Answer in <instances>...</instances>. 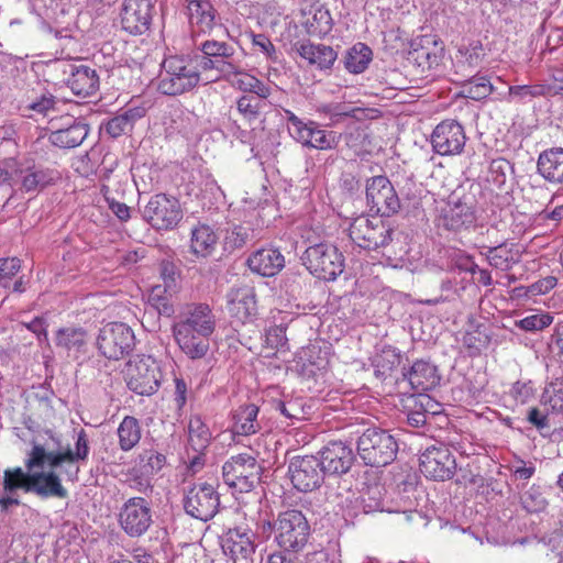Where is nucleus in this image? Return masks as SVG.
Masks as SVG:
<instances>
[{"mask_svg": "<svg viewBox=\"0 0 563 563\" xmlns=\"http://www.w3.org/2000/svg\"><path fill=\"white\" fill-rule=\"evenodd\" d=\"M89 455L88 439L84 430L78 434L75 450L47 451L43 444L34 443L24 461L25 473L21 467L5 470L3 488L8 492L24 489L41 497L65 499L68 490L63 486L60 475L70 483L79 479L80 461Z\"/></svg>", "mask_w": 563, "mask_h": 563, "instance_id": "obj_1", "label": "nucleus"}, {"mask_svg": "<svg viewBox=\"0 0 563 563\" xmlns=\"http://www.w3.org/2000/svg\"><path fill=\"white\" fill-rule=\"evenodd\" d=\"M365 419L354 416V434H357L356 450L365 465L373 467L391 463L398 445L391 434L376 426L365 428Z\"/></svg>", "mask_w": 563, "mask_h": 563, "instance_id": "obj_2", "label": "nucleus"}, {"mask_svg": "<svg viewBox=\"0 0 563 563\" xmlns=\"http://www.w3.org/2000/svg\"><path fill=\"white\" fill-rule=\"evenodd\" d=\"M199 80V70L191 58L168 56L162 63L157 89L166 96H178L194 89Z\"/></svg>", "mask_w": 563, "mask_h": 563, "instance_id": "obj_3", "label": "nucleus"}, {"mask_svg": "<svg viewBox=\"0 0 563 563\" xmlns=\"http://www.w3.org/2000/svg\"><path fill=\"white\" fill-rule=\"evenodd\" d=\"M267 526L274 530L275 541L284 551L298 552L308 542L310 526L300 510L288 509L279 512L277 519Z\"/></svg>", "mask_w": 563, "mask_h": 563, "instance_id": "obj_4", "label": "nucleus"}, {"mask_svg": "<svg viewBox=\"0 0 563 563\" xmlns=\"http://www.w3.org/2000/svg\"><path fill=\"white\" fill-rule=\"evenodd\" d=\"M302 264L318 279L334 280L344 271V256L332 244L321 242L306 249Z\"/></svg>", "mask_w": 563, "mask_h": 563, "instance_id": "obj_5", "label": "nucleus"}, {"mask_svg": "<svg viewBox=\"0 0 563 563\" xmlns=\"http://www.w3.org/2000/svg\"><path fill=\"white\" fill-rule=\"evenodd\" d=\"M130 390L139 395H153L161 386L163 374L157 361L150 355H137L130 360L123 371Z\"/></svg>", "mask_w": 563, "mask_h": 563, "instance_id": "obj_6", "label": "nucleus"}, {"mask_svg": "<svg viewBox=\"0 0 563 563\" xmlns=\"http://www.w3.org/2000/svg\"><path fill=\"white\" fill-rule=\"evenodd\" d=\"M183 218L180 201L166 194L152 196L143 210V219L156 231L175 230Z\"/></svg>", "mask_w": 563, "mask_h": 563, "instance_id": "obj_7", "label": "nucleus"}, {"mask_svg": "<svg viewBox=\"0 0 563 563\" xmlns=\"http://www.w3.org/2000/svg\"><path fill=\"white\" fill-rule=\"evenodd\" d=\"M118 523L128 537H143L154 523L151 503L143 497L128 498L119 509Z\"/></svg>", "mask_w": 563, "mask_h": 563, "instance_id": "obj_8", "label": "nucleus"}, {"mask_svg": "<svg viewBox=\"0 0 563 563\" xmlns=\"http://www.w3.org/2000/svg\"><path fill=\"white\" fill-rule=\"evenodd\" d=\"M134 344L132 329L122 322H110L103 325L97 338V347L108 360L123 358L130 354Z\"/></svg>", "mask_w": 563, "mask_h": 563, "instance_id": "obj_9", "label": "nucleus"}, {"mask_svg": "<svg viewBox=\"0 0 563 563\" xmlns=\"http://www.w3.org/2000/svg\"><path fill=\"white\" fill-rule=\"evenodd\" d=\"M419 466L427 478L443 482L454 476L456 460L446 444L435 442L420 453Z\"/></svg>", "mask_w": 563, "mask_h": 563, "instance_id": "obj_10", "label": "nucleus"}, {"mask_svg": "<svg viewBox=\"0 0 563 563\" xmlns=\"http://www.w3.org/2000/svg\"><path fill=\"white\" fill-rule=\"evenodd\" d=\"M261 467L250 454L231 456L222 467L224 482L238 490L250 492L260 479Z\"/></svg>", "mask_w": 563, "mask_h": 563, "instance_id": "obj_11", "label": "nucleus"}, {"mask_svg": "<svg viewBox=\"0 0 563 563\" xmlns=\"http://www.w3.org/2000/svg\"><path fill=\"white\" fill-rule=\"evenodd\" d=\"M475 221L474 205L467 197L451 198L439 209L435 218L439 229L455 233L470 229Z\"/></svg>", "mask_w": 563, "mask_h": 563, "instance_id": "obj_12", "label": "nucleus"}, {"mask_svg": "<svg viewBox=\"0 0 563 563\" xmlns=\"http://www.w3.org/2000/svg\"><path fill=\"white\" fill-rule=\"evenodd\" d=\"M220 497L208 483L194 484L185 494L184 508L192 518L208 521L218 512Z\"/></svg>", "mask_w": 563, "mask_h": 563, "instance_id": "obj_13", "label": "nucleus"}, {"mask_svg": "<svg viewBox=\"0 0 563 563\" xmlns=\"http://www.w3.org/2000/svg\"><path fill=\"white\" fill-rule=\"evenodd\" d=\"M365 197L369 210L380 217H390L400 208L399 198L385 176H375L367 180Z\"/></svg>", "mask_w": 563, "mask_h": 563, "instance_id": "obj_14", "label": "nucleus"}, {"mask_svg": "<svg viewBox=\"0 0 563 563\" xmlns=\"http://www.w3.org/2000/svg\"><path fill=\"white\" fill-rule=\"evenodd\" d=\"M227 309L235 327L254 324L258 316L255 289L249 286L230 289Z\"/></svg>", "mask_w": 563, "mask_h": 563, "instance_id": "obj_15", "label": "nucleus"}, {"mask_svg": "<svg viewBox=\"0 0 563 563\" xmlns=\"http://www.w3.org/2000/svg\"><path fill=\"white\" fill-rule=\"evenodd\" d=\"M288 473L294 487L305 493L319 488L325 474L319 459L313 455L292 457Z\"/></svg>", "mask_w": 563, "mask_h": 563, "instance_id": "obj_16", "label": "nucleus"}, {"mask_svg": "<svg viewBox=\"0 0 563 563\" xmlns=\"http://www.w3.org/2000/svg\"><path fill=\"white\" fill-rule=\"evenodd\" d=\"M393 230L378 218L360 216L354 218V245L363 250H376L391 240Z\"/></svg>", "mask_w": 563, "mask_h": 563, "instance_id": "obj_17", "label": "nucleus"}, {"mask_svg": "<svg viewBox=\"0 0 563 563\" xmlns=\"http://www.w3.org/2000/svg\"><path fill=\"white\" fill-rule=\"evenodd\" d=\"M153 15L152 0H124L120 13L122 30L132 35H142L150 30Z\"/></svg>", "mask_w": 563, "mask_h": 563, "instance_id": "obj_18", "label": "nucleus"}, {"mask_svg": "<svg viewBox=\"0 0 563 563\" xmlns=\"http://www.w3.org/2000/svg\"><path fill=\"white\" fill-rule=\"evenodd\" d=\"M466 142L463 126L454 120H444L439 123L431 134L433 151L439 155H457Z\"/></svg>", "mask_w": 563, "mask_h": 563, "instance_id": "obj_19", "label": "nucleus"}, {"mask_svg": "<svg viewBox=\"0 0 563 563\" xmlns=\"http://www.w3.org/2000/svg\"><path fill=\"white\" fill-rule=\"evenodd\" d=\"M187 9L194 36L211 34L214 30L229 35L228 29L218 19L217 10L209 0H190Z\"/></svg>", "mask_w": 563, "mask_h": 563, "instance_id": "obj_20", "label": "nucleus"}, {"mask_svg": "<svg viewBox=\"0 0 563 563\" xmlns=\"http://www.w3.org/2000/svg\"><path fill=\"white\" fill-rule=\"evenodd\" d=\"M223 552L233 563H253L255 533L241 527L230 529L222 544Z\"/></svg>", "mask_w": 563, "mask_h": 563, "instance_id": "obj_21", "label": "nucleus"}, {"mask_svg": "<svg viewBox=\"0 0 563 563\" xmlns=\"http://www.w3.org/2000/svg\"><path fill=\"white\" fill-rule=\"evenodd\" d=\"M20 189L26 194L38 192L46 187L54 185L59 180L60 175L57 169L25 162L18 172Z\"/></svg>", "mask_w": 563, "mask_h": 563, "instance_id": "obj_22", "label": "nucleus"}, {"mask_svg": "<svg viewBox=\"0 0 563 563\" xmlns=\"http://www.w3.org/2000/svg\"><path fill=\"white\" fill-rule=\"evenodd\" d=\"M289 131L292 137L301 144L319 150H325L331 146L327 132L320 129L314 122L308 123L300 120L292 112L287 111Z\"/></svg>", "mask_w": 563, "mask_h": 563, "instance_id": "obj_23", "label": "nucleus"}, {"mask_svg": "<svg viewBox=\"0 0 563 563\" xmlns=\"http://www.w3.org/2000/svg\"><path fill=\"white\" fill-rule=\"evenodd\" d=\"M173 336L179 349L191 360L205 357L210 349L209 338L184 324H174Z\"/></svg>", "mask_w": 563, "mask_h": 563, "instance_id": "obj_24", "label": "nucleus"}, {"mask_svg": "<svg viewBox=\"0 0 563 563\" xmlns=\"http://www.w3.org/2000/svg\"><path fill=\"white\" fill-rule=\"evenodd\" d=\"M319 461L324 473L345 474L352 466V449L342 441H332L321 451Z\"/></svg>", "mask_w": 563, "mask_h": 563, "instance_id": "obj_25", "label": "nucleus"}, {"mask_svg": "<svg viewBox=\"0 0 563 563\" xmlns=\"http://www.w3.org/2000/svg\"><path fill=\"white\" fill-rule=\"evenodd\" d=\"M300 24L310 36L322 37L332 30L333 19L324 5L314 2L301 10Z\"/></svg>", "mask_w": 563, "mask_h": 563, "instance_id": "obj_26", "label": "nucleus"}, {"mask_svg": "<svg viewBox=\"0 0 563 563\" xmlns=\"http://www.w3.org/2000/svg\"><path fill=\"white\" fill-rule=\"evenodd\" d=\"M211 441V431L199 415H191L187 424V449L197 453L190 461V467L195 470L202 465V452Z\"/></svg>", "mask_w": 563, "mask_h": 563, "instance_id": "obj_27", "label": "nucleus"}, {"mask_svg": "<svg viewBox=\"0 0 563 563\" xmlns=\"http://www.w3.org/2000/svg\"><path fill=\"white\" fill-rule=\"evenodd\" d=\"M404 377L411 388L418 393L433 389L441 380L438 367L426 360L413 362L409 369L404 372Z\"/></svg>", "mask_w": 563, "mask_h": 563, "instance_id": "obj_28", "label": "nucleus"}, {"mask_svg": "<svg viewBox=\"0 0 563 563\" xmlns=\"http://www.w3.org/2000/svg\"><path fill=\"white\" fill-rule=\"evenodd\" d=\"M485 57L484 46L481 41H471L459 46L453 58L455 75L470 77L481 66Z\"/></svg>", "mask_w": 563, "mask_h": 563, "instance_id": "obj_29", "label": "nucleus"}, {"mask_svg": "<svg viewBox=\"0 0 563 563\" xmlns=\"http://www.w3.org/2000/svg\"><path fill=\"white\" fill-rule=\"evenodd\" d=\"M250 269L264 277L277 275L285 266V257L278 249L262 247L247 258Z\"/></svg>", "mask_w": 563, "mask_h": 563, "instance_id": "obj_30", "label": "nucleus"}, {"mask_svg": "<svg viewBox=\"0 0 563 563\" xmlns=\"http://www.w3.org/2000/svg\"><path fill=\"white\" fill-rule=\"evenodd\" d=\"M175 324L199 331L205 335H211L216 330V316L207 303H191L186 308L183 318Z\"/></svg>", "mask_w": 563, "mask_h": 563, "instance_id": "obj_31", "label": "nucleus"}, {"mask_svg": "<svg viewBox=\"0 0 563 563\" xmlns=\"http://www.w3.org/2000/svg\"><path fill=\"white\" fill-rule=\"evenodd\" d=\"M146 113L147 108L144 104L130 106L123 112L112 117L103 123L102 129L110 137H120L132 132L135 123L144 118Z\"/></svg>", "mask_w": 563, "mask_h": 563, "instance_id": "obj_32", "label": "nucleus"}, {"mask_svg": "<svg viewBox=\"0 0 563 563\" xmlns=\"http://www.w3.org/2000/svg\"><path fill=\"white\" fill-rule=\"evenodd\" d=\"M537 169L550 184H563V147H552L541 152Z\"/></svg>", "mask_w": 563, "mask_h": 563, "instance_id": "obj_33", "label": "nucleus"}, {"mask_svg": "<svg viewBox=\"0 0 563 563\" xmlns=\"http://www.w3.org/2000/svg\"><path fill=\"white\" fill-rule=\"evenodd\" d=\"M265 99L256 95H243L236 99V113L243 124L251 130L264 122Z\"/></svg>", "mask_w": 563, "mask_h": 563, "instance_id": "obj_34", "label": "nucleus"}, {"mask_svg": "<svg viewBox=\"0 0 563 563\" xmlns=\"http://www.w3.org/2000/svg\"><path fill=\"white\" fill-rule=\"evenodd\" d=\"M260 408L254 404H246L238 407L232 412V433L233 435L249 437L261 430L257 420Z\"/></svg>", "mask_w": 563, "mask_h": 563, "instance_id": "obj_35", "label": "nucleus"}, {"mask_svg": "<svg viewBox=\"0 0 563 563\" xmlns=\"http://www.w3.org/2000/svg\"><path fill=\"white\" fill-rule=\"evenodd\" d=\"M67 84L75 95L88 97L98 90L99 76L97 75L96 69L89 66H74Z\"/></svg>", "mask_w": 563, "mask_h": 563, "instance_id": "obj_36", "label": "nucleus"}, {"mask_svg": "<svg viewBox=\"0 0 563 563\" xmlns=\"http://www.w3.org/2000/svg\"><path fill=\"white\" fill-rule=\"evenodd\" d=\"M295 47L300 57L320 69L329 68L336 59V53L333 48L323 44L301 42L297 43Z\"/></svg>", "mask_w": 563, "mask_h": 563, "instance_id": "obj_37", "label": "nucleus"}, {"mask_svg": "<svg viewBox=\"0 0 563 563\" xmlns=\"http://www.w3.org/2000/svg\"><path fill=\"white\" fill-rule=\"evenodd\" d=\"M101 194L104 197L109 209L121 220L128 221L131 217L130 208L117 200L118 197L124 196L122 181L118 177H107L101 185Z\"/></svg>", "mask_w": 563, "mask_h": 563, "instance_id": "obj_38", "label": "nucleus"}, {"mask_svg": "<svg viewBox=\"0 0 563 563\" xmlns=\"http://www.w3.org/2000/svg\"><path fill=\"white\" fill-rule=\"evenodd\" d=\"M88 135V126L81 122H74L67 128L52 131L49 142L60 148H73L82 143Z\"/></svg>", "mask_w": 563, "mask_h": 563, "instance_id": "obj_39", "label": "nucleus"}, {"mask_svg": "<svg viewBox=\"0 0 563 563\" xmlns=\"http://www.w3.org/2000/svg\"><path fill=\"white\" fill-rule=\"evenodd\" d=\"M162 275L164 277L165 285L154 286L148 295L150 305L155 308L159 314L170 317L174 313V306L167 294V288L174 284V272L168 273V267L164 266Z\"/></svg>", "mask_w": 563, "mask_h": 563, "instance_id": "obj_40", "label": "nucleus"}, {"mask_svg": "<svg viewBox=\"0 0 563 563\" xmlns=\"http://www.w3.org/2000/svg\"><path fill=\"white\" fill-rule=\"evenodd\" d=\"M494 268L507 272L519 262L518 252L514 251V244L501 242L495 246L486 247V252H481Z\"/></svg>", "mask_w": 563, "mask_h": 563, "instance_id": "obj_41", "label": "nucleus"}, {"mask_svg": "<svg viewBox=\"0 0 563 563\" xmlns=\"http://www.w3.org/2000/svg\"><path fill=\"white\" fill-rule=\"evenodd\" d=\"M217 243L218 235L210 225L199 223L191 230L190 250L197 256L206 257L210 255Z\"/></svg>", "mask_w": 563, "mask_h": 563, "instance_id": "obj_42", "label": "nucleus"}, {"mask_svg": "<svg viewBox=\"0 0 563 563\" xmlns=\"http://www.w3.org/2000/svg\"><path fill=\"white\" fill-rule=\"evenodd\" d=\"M553 93V87L549 84L516 85L510 86L505 100L508 102L527 103L536 98L547 97Z\"/></svg>", "mask_w": 563, "mask_h": 563, "instance_id": "obj_43", "label": "nucleus"}, {"mask_svg": "<svg viewBox=\"0 0 563 563\" xmlns=\"http://www.w3.org/2000/svg\"><path fill=\"white\" fill-rule=\"evenodd\" d=\"M119 446L128 452L135 448L142 438L140 421L133 416H125L117 430Z\"/></svg>", "mask_w": 563, "mask_h": 563, "instance_id": "obj_44", "label": "nucleus"}, {"mask_svg": "<svg viewBox=\"0 0 563 563\" xmlns=\"http://www.w3.org/2000/svg\"><path fill=\"white\" fill-rule=\"evenodd\" d=\"M401 355L393 346H384L372 360L374 374L377 378L385 379L400 364Z\"/></svg>", "mask_w": 563, "mask_h": 563, "instance_id": "obj_45", "label": "nucleus"}, {"mask_svg": "<svg viewBox=\"0 0 563 563\" xmlns=\"http://www.w3.org/2000/svg\"><path fill=\"white\" fill-rule=\"evenodd\" d=\"M233 88L239 89L247 95H256L260 98H268L272 89L254 75L242 69L235 78L230 79Z\"/></svg>", "mask_w": 563, "mask_h": 563, "instance_id": "obj_46", "label": "nucleus"}, {"mask_svg": "<svg viewBox=\"0 0 563 563\" xmlns=\"http://www.w3.org/2000/svg\"><path fill=\"white\" fill-rule=\"evenodd\" d=\"M356 498L357 507H362L364 512L376 511L382 508L384 487L376 481L362 483Z\"/></svg>", "mask_w": 563, "mask_h": 563, "instance_id": "obj_47", "label": "nucleus"}, {"mask_svg": "<svg viewBox=\"0 0 563 563\" xmlns=\"http://www.w3.org/2000/svg\"><path fill=\"white\" fill-rule=\"evenodd\" d=\"M462 92L466 98L479 101L494 91V86L487 76L472 74L470 77H462Z\"/></svg>", "mask_w": 563, "mask_h": 563, "instance_id": "obj_48", "label": "nucleus"}, {"mask_svg": "<svg viewBox=\"0 0 563 563\" xmlns=\"http://www.w3.org/2000/svg\"><path fill=\"white\" fill-rule=\"evenodd\" d=\"M87 343V331L80 327H66L56 332V345L67 351H80Z\"/></svg>", "mask_w": 563, "mask_h": 563, "instance_id": "obj_49", "label": "nucleus"}, {"mask_svg": "<svg viewBox=\"0 0 563 563\" xmlns=\"http://www.w3.org/2000/svg\"><path fill=\"white\" fill-rule=\"evenodd\" d=\"M429 406L431 407H440V404L434 401L428 395H420L418 401H416L415 407L407 413V423L413 428H420L428 422L427 411H429Z\"/></svg>", "mask_w": 563, "mask_h": 563, "instance_id": "obj_50", "label": "nucleus"}, {"mask_svg": "<svg viewBox=\"0 0 563 563\" xmlns=\"http://www.w3.org/2000/svg\"><path fill=\"white\" fill-rule=\"evenodd\" d=\"M250 38L252 43V51L262 55L266 60L276 63L278 62V54L275 45L271 41V38L263 33H250Z\"/></svg>", "mask_w": 563, "mask_h": 563, "instance_id": "obj_51", "label": "nucleus"}, {"mask_svg": "<svg viewBox=\"0 0 563 563\" xmlns=\"http://www.w3.org/2000/svg\"><path fill=\"white\" fill-rule=\"evenodd\" d=\"M463 343L468 350L478 353L488 346L490 335L487 333L484 325H477L464 334Z\"/></svg>", "mask_w": 563, "mask_h": 563, "instance_id": "obj_52", "label": "nucleus"}, {"mask_svg": "<svg viewBox=\"0 0 563 563\" xmlns=\"http://www.w3.org/2000/svg\"><path fill=\"white\" fill-rule=\"evenodd\" d=\"M512 170V165L505 158L493 159L489 165L487 180L496 188H503L507 181L508 172Z\"/></svg>", "mask_w": 563, "mask_h": 563, "instance_id": "obj_53", "label": "nucleus"}, {"mask_svg": "<svg viewBox=\"0 0 563 563\" xmlns=\"http://www.w3.org/2000/svg\"><path fill=\"white\" fill-rule=\"evenodd\" d=\"M409 58L423 70L438 66L441 59V56L437 52L435 47L430 49L426 46L413 48L411 52H409Z\"/></svg>", "mask_w": 563, "mask_h": 563, "instance_id": "obj_54", "label": "nucleus"}, {"mask_svg": "<svg viewBox=\"0 0 563 563\" xmlns=\"http://www.w3.org/2000/svg\"><path fill=\"white\" fill-rule=\"evenodd\" d=\"M521 505L528 512L536 514L544 510L548 501L540 488L533 485L521 496Z\"/></svg>", "mask_w": 563, "mask_h": 563, "instance_id": "obj_55", "label": "nucleus"}, {"mask_svg": "<svg viewBox=\"0 0 563 563\" xmlns=\"http://www.w3.org/2000/svg\"><path fill=\"white\" fill-rule=\"evenodd\" d=\"M553 322V317L550 313L531 314L519 321L516 325L523 331L534 332L548 328Z\"/></svg>", "mask_w": 563, "mask_h": 563, "instance_id": "obj_56", "label": "nucleus"}, {"mask_svg": "<svg viewBox=\"0 0 563 563\" xmlns=\"http://www.w3.org/2000/svg\"><path fill=\"white\" fill-rule=\"evenodd\" d=\"M201 52L208 57H232L234 54L233 46L223 41L208 40L201 44Z\"/></svg>", "mask_w": 563, "mask_h": 563, "instance_id": "obj_57", "label": "nucleus"}, {"mask_svg": "<svg viewBox=\"0 0 563 563\" xmlns=\"http://www.w3.org/2000/svg\"><path fill=\"white\" fill-rule=\"evenodd\" d=\"M287 344L286 327H269L265 332V347L272 351H278Z\"/></svg>", "mask_w": 563, "mask_h": 563, "instance_id": "obj_58", "label": "nucleus"}, {"mask_svg": "<svg viewBox=\"0 0 563 563\" xmlns=\"http://www.w3.org/2000/svg\"><path fill=\"white\" fill-rule=\"evenodd\" d=\"M372 60L373 52L366 44H354V74L366 70Z\"/></svg>", "mask_w": 563, "mask_h": 563, "instance_id": "obj_59", "label": "nucleus"}, {"mask_svg": "<svg viewBox=\"0 0 563 563\" xmlns=\"http://www.w3.org/2000/svg\"><path fill=\"white\" fill-rule=\"evenodd\" d=\"M140 459L142 462H145L142 471L145 475L158 473L166 464V456L158 452H146Z\"/></svg>", "mask_w": 563, "mask_h": 563, "instance_id": "obj_60", "label": "nucleus"}, {"mask_svg": "<svg viewBox=\"0 0 563 563\" xmlns=\"http://www.w3.org/2000/svg\"><path fill=\"white\" fill-rule=\"evenodd\" d=\"M540 216L544 220L561 221L563 219V196L553 195Z\"/></svg>", "mask_w": 563, "mask_h": 563, "instance_id": "obj_61", "label": "nucleus"}, {"mask_svg": "<svg viewBox=\"0 0 563 563\" xmlns=\"http://www.w3.org/2000/svg\"><path fill=\"white\" fill-rule=\"evenodd\" d=\"M21 268L18 257L0 258V283L12 279Z\"/></svg>", "mask_w": 563, "mask_h": 563, "instance_id": "obj_62", "label": "nucleus"}, {"mask_svg": "<svg viewBox=\"0 0 563 563\" xmlns=\"http://www.w3.org/2000/svg\"><path fill=\"white\" fill-rule=\"evenodd\" d=\"M278 410L288 419L300 420L303 418V408L298 400L279 401Z\"/></svg>", "mask_w": 563, "mask_h": 563, "instance_id": "obj_63", "label": "nucleus"}, {"mask_svg": "<svg viewBox=\"0 0 563 563\" xmlns=\"http://www.w3.org/2000/svg\"><path fill=\"white\" fill-rule=\"evenodd\" d=\"M380 117L382 111L379 109L365 107L360 100L354 101V121H372Z\"/></svg>", "mask_w": 563, "mask_h": 563, "instance_id": "obj_64", "label": "nucleus"}]
</instances>
